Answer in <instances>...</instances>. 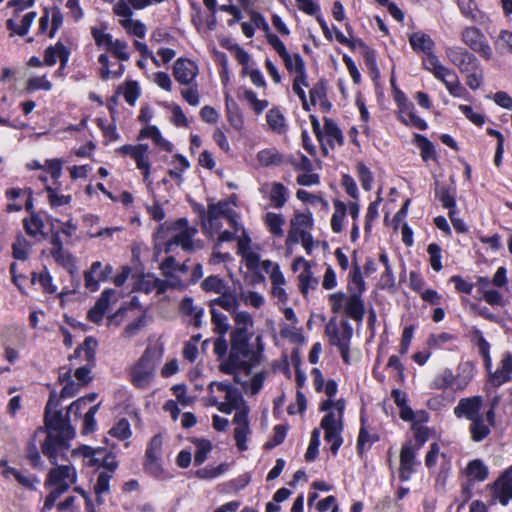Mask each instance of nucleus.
<instances>
[{
  "label": "nucleus",
  "instance_id": "f257e3e1",
  "mask_svg": "<svg viewBox=\"0 0 512 512\" xmlns=\"http://www.w3.org/2000/svg\"><path fill=\"white\" fill-rule=\"evenodd\" d=\"M59 401L55 390L51 391L45 406L44 423L47 436L41 445L42 453L55 465L57 458L70 447L69 441L75 437V429L70 425L68 415L74 413L76 416L87 405V398H79L72 402L67 410L66 417L60 410H57Z\"/></svg>",
  "mask_w": 512,
  "mask_h": 512
},
{
  "label": "nucleus",
  "instance_id": "f03ea898",
  "mask_svg": "<svg viewBox=\"0 0 512 512\" xmlns=\"http://www.w3.org/2000/svg\"><path fill=\"white\" fill-rule=\"evenodd\" d=\"M409 42L415 51H422L427 54L424 60V66L434 77L441 81L450 95L453 97H466L467 90L461 84L458 75L452 69L444 66L433 53L434 41L431 37L422 32H416L410 35Z\"/></svg>",
  "mask_w": 512,
  "mask_h": 512
},
{
  "label": "nucleus",
  "instance_id": "7ed1b4c3",
  "mask_svg": "<svg viewBox=\"0 0 512 512\" xmlns=\"http://www.w3.org/2000/svg\"><path fill=\"white\" fill-rule=\"evenodd\" d=\"M252 334H241L240 332L230 334V358L234 363H245L249 367L261 363L264 344L262 337L258 335L255 338L256 349L254 350L249 341Z\"/></svg>",
  "mask_w": 512,
  "mask_h": 512
},
{
  "label": "nucleus",
  "instance_id": "20e7f679",
  "mask_svg": "<svg viewBox=\"0 0 512 512\" xmlns=\"http://www.w3.org/2000/svg\"><path fill=\"white\" fill-rule=\"evenodd\" d=\"M457 370L456 375L449 368L442 370L432 381L431 388L463 391L474 377V365L471 362H464L458 365Z\"/></svg>",
  "mask_w": 512,
  "mask_h": 512
},
{
  "label": "nucleus",
  "instance_id": "39448f33",
  "mask_svg": "<svg viewBox=\"0 0 512 512\" xmlns=\"http://www.w3.org/2000/svg\"><path fill=\"white\" fill-rule=\"evenodd\" d=\"M159 359L154 349L146 348L139 360L131 367L129 376L137 388H146L152 381Z\"/></svg>",
  "mask_w": 512,
  "mask_h": 512
},
{
  "label": "nucleus",
  "instance_id": "423d86ee",
  "mask_svg": "<svg viewBox=\"0 0 512 512\" xmlns=\"http://www.w3.org/2000/svg\"><path fill=\"white\" fill-rule=\"evenodd\" d=\"M333 313L344 312L345 315L356 322H362L365 314L364 302L360 294L346 295L343 292L330 294L328 297Z\"/></svg>",
  "mask_w": 512,
  "mask_h": 512
},
{
  "label": "nucleus",
  "instance_id": "0eeeda50",
  "mask_svg": "<svg viewBox=\"0 0 512 512\" xmlns=\"http://www.w3.org/2000/svg\"><path fill=\"white\" fill-rule=\"evenodd\" d=\"M97 341L92 337H87L84 342L74 351V357H78L82 352L86 364L77 368L75 371V378L83 385L91 381L90 373L95 365V347Z\"/></svg>",
  "mask_w": 512,
  "mask_h": 512
},
{
  "label": "nucleus",
  "instance_id": "6e6552de",
  "mask_svg": "<svg viewBox=\"0 0 512 512\" xmlns=\"http://www.w3.org/2000/svg\"><path fill=\"white\" fill-rule=\"evenodd\" d=\"M461 41L485 60L492 58V48L479 28L475 26L465 27L461 32Z\"/></svg>",
  "mask_w": 512,
  "mask_h": 512
},
{
  "label": "nucleus",
  "instance_id": "1a4fd4ad",
  "mask_svg": "<svg viewBox=\"0 0 512 512\" xmlns=\"http://www.w3.org/2000/svg\"><path fill=\"white\" fill-rule=\"evenodd\" d=\"M445 55L449 62L456 66L462 73L479 69L480 63L477 57L463 47H446Z\"/></svg>",
  "mask_w": 512,
  "mask_h": 512
},
{
  "label": "nucleus",
  "instance_id": "9d476101",
  "mask_svg": "<svg viewBox=\"0 0 512 512\" xmlns=\"http://www.w3.org/2000/svg\"><path fill=\"white\" fill-rule=\"evenodd\" d=\"M162 444V436L157 434L151 438L145 451L144 469L154 477H159L163 473L160 463Z\"/></svg>",
  "mask_w": 512,
  "mask_h": 512
},
{
  "label": "nucleus",
  "instance_id": "9b49d317",
  "mask_svg": "<svg viewBox=\"0 0 512 512\" xmlns=\"http://www.w3.org/2000/svg\"><path fill=\"white\" fill-rule=\"evenodd\" d=\"M341 331L337 325L336 317H332L325 327V333L329 337V343L337 348H343L351 341L353 328L348 320L341 321Z\"/></svg>",
  "mask_w": 512,
  "mask_h": 512
},
{
  "label": "nucleus",
  "instance_id": "f8f14e48",
  "mask_svg": "<svg viewBox=\"0 0 512 512\" xmlns=\"http://www.w3.org/2000/svg\"><path fill=\"white\" fill-rule=\"evenodd\" d=\"M321 428L325 431V441L331 443L330 450L332 454L336 455L343 443V438L341 436L343 423L339 421V418L334 420L332 415H325L321 420Z\"/></svg>",
  "mask_w": 512,
  "mask_h": 512
},
{
  "label": "nucleus",
  "instance_id": "ddd939ff",
  "mask_svg": "<svg viewBox=\"0 0 512 512\" xmlns=\"http://www.w3.org/2000/svg\"><path fill=\"white\" fill-rule=\"evenodd\" d=\"M112 273V265L106 264L103 266L100 261L93 262L90 269L84 272L85 287L92 292L97 291L99 289V282L110 279Z\"/></svg>",
  "mask_w": 512,
  "mask_h": 512
},
{
  "label": "nucleus",
  "instance_id": "4468645a",
  "mask_svg": "<svg viewBox=\"0 0 512 512\" xmlns=\"http://www.w3.org/2000/svg\"><path fill=\"white\" fill-rule=\"evenodd\" d=\"M482 405L483 399L481 396L461 398L458 404L454 407V415L457 418L464 417L471 421L483 415L481 413Z\"/></svg>",
  "mask_w": 512,
  "mask_h": 512
},
{
  "label": "nucleus",
  "instance_id": "2eb2a0df",
  "mask_svg": "<svg viewBox=\"0 0 512 512\" xmlns=\"http://www.w3.org/2000/svg\"><path fill=\"white\" fill-rule=\"evenodd\" d=\"M76 470L69 465H60L49 471L46 484L54 485L56 488H61L67 485L68 488L71 484L76 482Z\"/></svg>",
  "mask_w": 512,
  "mask_h": 512
},
{
  "label": "nucleus",
  "instance_id": "dca6fc26",
  "mask_svg": "<svg viewBox=\"0 0 512 512\" xmlns=\"http://www.w3.org/2000/svg\"><path fill=\"white\" fill-rule=\"evenodd\" d=\"M198 75V66L195 62L179 58L173 66V76L182 85H190Z\"/></svg>",
  "mask_w": 512,
  "mask_h": 512
},
{
  "label": "nucleus",
  "instance_id": "f3484780",
  "mask_svg": "<svg viewBox=\"0 0 512 512\" xmlns=\"http://www.w3.org/2000/svg\"><path fill=\"white\" fill-rule=\"evenodd\" d=\"M418 464L416 460V450L411 444H404L400 451L399 479L401 481L410 480L414 473V467Z\"/></svg>",
  "mask_w": 512,
  "mask_h": 512
},
{
  "label": "nucleus",
  "instance_id": "a211bd4d",
  "mask_svg": "<svg viewBox=\"0 0 512 512\" xmlns=\"http://www.w3.org/2000/svg\"><path fill=\"white\" fill-rule=\"evenodd\" d=\"M70 56V51L68 48L61 42H57L54 46H49L46 48L44 52V62L53 66L57 58L60 60V69H64L67 65Z\"/></svg>",
  "mask_w": 512,
  "mask_h": 512
},
{
  "label": "nucleus",
  "instance_id": "6ab92c4d",
  "mask_svg": "<svg viewBox=\"0 0 512 512\" xmlns=\"http://www.w3.org/2000/svg\"><path fill=\"white\" fill-rule=\"evenodd\" d=\"M495 424H490L487 421L486 416L481 415L470 421L469 432L471 439L474 442H481L487 438L491 432V427Z\"/></svg>",
  "mask_w": 512,
  "mask_h": 512
},
{
  "label": "nucleus",
  "instance_id": "aec40b11",
  "mask_svg": "<svg viewBox=\"0 0 512 512\" xmlns=\"http://www.w3.org/2000/svg\"><path fill=\"white\" fill-rule=\"evenodd\" d=\"M508 475L509 474H502L492 487V496L502 505H507L512 499V485L506 480Z\"/></svg>",
  "mask_w": 512,
  "mask_h": 512
},
{
  "label": "nucleus",
  "instance_id": "412c9836",
  "mask_svg": "<svg viewBox=\"0 0 512 512\" xmlns=\"http://www.w3.org/2000/svg\"><path fill=\"white\" fill-rule=\"evenodd\" d=\"M327 137V144L334 148V142L341 146L344 143V136L336 122L331 118L324 117L323 137Z\"/></svg>",
  "mask_w": 512,
  "mask_h": 512
},
{
  "label": "nucleus",
  "instance_id": "4be33fe9",
  "mask_svg": "<svg viewBox=\"0 0 512 512\" xmlns=\"http://www.w3.org/2000/svg\"><path fill=\"white\" fill-rule=\"evenodd\" d=\"M297 75L293 80L292 90L300 98L306 97L303 87H308L305 64L302 57H297Z\"/></svg>",
  "mask_w": 512,
  "mask_h": 512
},
{
  "label": "nucleus",
  "instance_id": "5701e85b",
  "mask_svg": "<svg viewBox=\"0 0 512 512\" xmlns=\"http://www.w3.org/2000/svg\"><path fill=\"white\" fill-rule=\"evenodd\" d=\"M142 138H150L155 143V145L159 146L165 151L171 152L173 149V145L164 139L156 126H146L144 127L138 136V139Z\"/></svg>",
  "mask_w": 512,
  "mask_h": 512
},
{
  "label": "nucleus",
  "instance_id": "b1692460",
  "mask_svg": "<svg viewBox=\"0 0 512 512\" xmlns=\"http://www.w3.org/2000/svg\"><path fill=\"white\" fill-rule=\"evenodd\" d=\"M205 216L207 218H226L227 220H233V209L227 201H219L218 203L208 205Z\"/></svg>",
  "mask_w": 512,
  "mask_h": 512
},
{
  "label": "nucleus",
  "instance_id": "393cba45",
  "mask_svg": "<svg viewBox=\"0 0 512 512\" xmlns=\"http://www.w3.org/2000/svg\"><path fill=\"white\" fill-rule=\"evenodd\" d=\"M461 13L472 22H482L484 13L478 9L474 0H457Z\"/></svg>",
  "mask_w": 512,
  "mask_h": 512
},
{
  "label": "nucleus",
  "instance_id": "a878e982",
  "mask_svg": "<svg viewBox=\"0 0 512 512\" xmlns=\"http://www.w3.org/2000/svg\"><path fill=\"white\" fill-rule=\"evenodd\" d=\"M220 294L221 295L218 298L211 300L210 305H218L232 314L237 312L236 310L239 307V301L236 295L231 292H227L226 289Z\"/></svg>",
  "mask_w": 512,
  "mask_h": 512
},
{
  "label": "nucleus",
  "instance_id": "bb28decb",
  "mask_svg": "<svg viewBox=\"0 0 512 512\" xmlns=\"http://www.w3.org/2000/svg\"><path fill=\"white\" fill-rule=\"evenodd\" d=\"M235 328L231 333L240 332L241 334H252L250 329L253 327L254 321L252 316L246 311H237L233 314Z\"/></svg>",
  "mask_w": 512,
  "mask_h": 512
},
{
  "label": "nucleus",
  "instance_id": "cd10ccee",
  "mask_svg": "<svg viewBox=\"0 0 512 512\" xmlns=\"http://www.w3.org/2000/svg\"><path fill=\"white\" fill-rule=\"evenodd\" d=\"M466 474L470 480L482 482L488 477V468L480 459L470 461L466 467Z\"/></svg>",
  "mask_w": 512,
  "mask_h": 512
},
{
  "label": "nucleus",
  "instance_id": "c85d7f7f",
  "mask_svg": "<svg viewBox=\"0 0 512 512\" xmlns=\"http://www.w3.org/2000/svg\"><path fill=\"white\" fill-rule=\"evenodd\" d=\"M435 195L444 208L449 209V211L455 209V188L440 186L439 183L436 182Z\"/></svg>",
  "mask_w": 512,
  "mask_h": 512
},
{
  "label": "nucleus",
  "instance_id": "c756f323",
  "mask_svg": "<svg viewBox=\"0 0 512 512\" xmlns=\"http://www.w3.org/2000/svg\"><path fill=\"white\" fill-rule=\"evenodd\" d=\"M113 474L110 472H99L97 476L96 484L94 485V492L96 494V501L98 504H103V494H107L110 491V480Z\"/></svg>",
  "mask_w": 512,
  "mask_h": 512
},
{
  "label": "nucleus",
  "instance_id": "7c9ffc66",
  "mask_svg": "<svg viewBox=\"0 0 512 512\" xmlns=\"http://www.w3.org/2000/svg\"><path fill=\"white\" fill-rule=\"evenodd\" d=\"M333 205L335 212L331 218V228L333 232L340 233L343 229V220L346 216L347 206L340 200H334Z\"/></svg>",
  "mask_w": 512,
  "mask_h": 512
},
{
  "label": "nucleus",
  "instance_id": "2f4dec72",
  "mask_svg": "<svg viewBox=\"0 0 512 512\" xmlns=\"http://www.w3.org/2000/svg\"><path fill=\"white\" fill-rule=\"evenodd\" d=\"M225 106L230 124L235 129H241L243 125L242 116L239 113L236 102L229 96V94H226L225 96Z\"/></svg>",
  "mask_w": 512,
  "mask_h": 512
},
{
  "label": "nucleus",
  "instance_id": "473e14b6",
  "mask_svg": "<svg viewBox=\"0 0 512 512\" xmlns=\"http://www.w3.org/2000/svg\"><path fill=\"white\" fill-rule=\"evenodd\" d=\"M257 159L263 166L280 165L283 162L282 154H280L275 148L259 151Z\"/></svg>",
  "mask_w": 512,
  "mask_h": 512
},
{
  "label": "nucleus",
  "instance_id": "72a5a7b5",
  "mask_svg": "<svg viewBox=\"0 0 512 512\" xmlns=\"http://www.w3.org/2000/svg\"><path fill=\"white\" fill-rule=\"evenodd\" d=\"M195 233V229L187 228L184 231H181L177 233L175 236H173V238L169 242V246L173 244L180 245L182 249L186 251H191L193 249L192 237L194 236Z\"/></svg>",
  "mask_w": 512,
  "mask_h": 512
},
{
  "label": "nucleus",
  "instance_id": "f704fd0d",
  "mask_svg": "<svg viewBox=\"0 0 512 512\" xmlns=\"http://www.w3.org/2000/svg\"><path fill=\"white\" fill-rule=\"evenodd\" d=\"M269 199L275 208H282L287 201V189L279 182L272 183Z\"/></svg>",
  "mask_w": 512,
  "mask_h": 512
},
{
  "label": "nucleus",
  "instance_id": "c9c22d12",
  "mask_svg": "<svg viewBox=\"0 0 512 512\" xmlns=\"http://www.w3.org/2000/svg\"><path fill=\"white\" fill-rule=\"evenodd\" d=\"M415 144L421 150V157L424 161H428L430 159L436 158L435 147L425 136L421 134H415L414 136Z\"/></svg>",
  "mask_w": 512,
  "mask_h": 512
},
{
  "label": "nucleus",
  "instance_id": "e433bc0d",
  "mask_svg": "<svg viewBox=\"0 0 512 512\" xmlns=\"http://www.w3.org/2000/svg\"><path fill=\"white\" fill-rule=\"evenodd\" d=\"M196 447L194 454V464L201 465L207 459L208 453L211 451L212 445L209 440L195 438L192 440Z\"/></svg>",
  "mask_w": 512,
  "mask_h": 512
},
{
  "label": "nucleus",
  "instance_id": "4c0bfd02",
  "mask_svg": "<svg viewBox=\"0 0 512 512\" xmlns=\"http://www.w3.org/2000/svg\"><path fill=\"white\" fill-rule=\"evenodd\" d=\"M285 223V220L281 214H276L273 212H268L265 215V224L268 227L269 231L278 237L283 236L282 226Z\"/></svg>",
  "mask_w": 512,
  "mask_h": 512
},
{
  "label": "nucleus",
  "instance_id": "58836bf2",
  "mask_svg": "<svg viewBox=\"0 0 512 512\" xmlns=\"http://www.w3.org/2000/svg\"><path fill=\"white\" fill-rule=\"evenodd\" d=\"M266 120L274 132L280 134L285 131V118L279 110H269L266 114Z\"/></svg>",
  "mask_w": 512,
  "mask_h": 512
},
{
  "label": "nucleus",
  "instance_id": "ea45409f",
  "mask_svg": "<svg viewBox=\"0 0 512 512\" xmlns=\"http://www.w3.org/2000/svg\"><path fill=\"white\" fill-rule=\"evenodd\" d=\"M211 321L214 324V332L218 334V336H225L230 327L228 317L212 308Z\"/></svg>",
  "mask_w": 512,
  "mask_h": 512
},
{
  "label": "nucleus",
  "instance_id": "a19ab883",
  "mask_svg": "<svg viewBox=\"0 0 512 512\" xmlns=\"http://www.w3.org/2000/svg\"><path fill=\"white\" fill-rule=\"evenodd\" d=\"M202 221V231L205 235L213 237L215 233L219 232L222 228L220 218H207L205 216V210L203 209L200 213Z\"/></svg>",
  "mask_w": 512,
  "mask_h": 512
},
{
  "label": "nucleus",
  "instance_id": "79ce46f5",
  "mask_svg": "<svg viewBox=\"0 0 512 512\" xmlns=\"http://www.w3.org/2000/svg\"><path fill=\"white\" fill-rule=\"evenodd\" d=\"M50 253L57 264L72 272L74 268V258L69 251L63 248L60 250H51Z\"/></svg>",
  "mask_w": 512,
  "mask_h": 512
},
{
  "label": "nucleus",
  "instance_id": "37998d69",
  "mask_svg": "<svg viewBox=\"0 0 512 512\" xmlns=\"http://www.w3.org/2000/svg\"><path fill=\"white\" fill-rule=\"evenodd\" d=\"M109 434L120 440H126L131 436L130 423L127 419H120L110 430Z\"/></svg>",
  "mask_w": 512,
  "mask_h": 512
},
{
  "label": "nucleus",
  "instance_id": "c03bdc74",
  "mask_svg": "<svg viewBox=\"0 0 512 512\" xmlns=\"http://www.w3.org/2000/svg\"><path fill=\"white\" fill-rule=\"evenodd\" d=\"M201 288L205 292H215V293H222L226 286L223 282V280L216 275L208 276L202 283Z\"/></svg>",
  "mask_w": 512,
  "mask_h": 512
},
{
  "label": "nucleus",
  "instance_id": "a18cd8bd",
  "mask_svg": "<svg viewBox=\"0 0 512 512\" xmlns=\"http://www.w3.org/2000/svg\"><path fill=\"white\" fill-rule=\"evenodd\" d=\"M298 279L300 291L304 296L308 293L309 288L315 289L318 284V280L312 276L308 268L299 274Z\"/></svg>",
  "mask_w": 512,
  "mask_h": 512
},
{
  "label": "nucleus",
  "instance_id": "49530a36",
  "mask_svg": "<svg viewBox=\"0 0 512 512\" xmlns=\"http://www.w3.org/2000/svg\"><path fill=\"white\" fill-rule=\"evenodd\" d=\"M320 445V430L315 428L311 433L310 443L305 453V460L312 462L318 455V448Z\"/></svg>",
  "mask_w": 512,
  "mask_h": 512
},
{
  "label": "nucleus",
  "instance_id": "de8ad7c7",
  "mask_svg": "<svg viewBox=\"0 0 512 512\" xmlns=\"http://www.w3.org/2000/svg\"><path fill=\"white\" fill-rule=\"evenodd\" d=\"M45 190L48 193L49 204L53 208L68 205L72 200L70 195H59L56 189H53L50 186H46Z\"/></svg>",
  "mask_w": 512,
  "mask_h": 512
},
{
  "label": "nucleus",
  "instance_id": "09e8293b",
  "mask_svg": "<svg viewBox=\"0 0 512 512\" xmlns=\"http://www.w3.org/2000/svg\"><path fill=\"white\" fill-rule=\"evenodd\" d=\"M100 404L93 405L89 408V410L85 413L83 419V430L84 434H89L93 432L96 428V420L95 415L99 409Z\"/></svg>",
  "mask_w": 512,
  "mask_h": 512
},
{
  "label": "nucleus",
  "instance_id": "8fccbe9b",
  "mask_svg": "<svg viewBox=\"0 0 512 512\" xmlns=\"http://www.w3.org/2000/svg\"><path fill=\"white\" fill-rule=\"evenodd\" d=\"M42 431V428H39L37 431H35L33 438L27 443L26 446V457L34 467H37L40 463V454L35 444V437L38 432Z\"/></svg>",
  "mask_w": 512,
  "mask_h": 512
},
{
  "label": "nucleus",
  "instance_id": "3c124183",
  "mask_svg": "<svg viewBox=\"0 0 512 512\" xmlns=\"http://www.w3.org/2000/svg\"><path fill=\"white\" fill-rule=\"evenodd\" d=\"M327 95V86L324 79H320L309 91L310 102L316 105L317 101L323 100Z\"/></svg>",
  "mask_w": 512,
  "mask_h": 512
},
{
  "label": "nucleus",
  "instance_id": "603ef678",
  "mask_svg": "<svg viewBox=\"0 0 512 512\" xmlns=\"http://www.w3.org/2000/svg\"><path fill=\"white\" fill-rule=\"evenodd\" d=\"M357 172L362 188L365 191H370L372 189L373 176L369 168L363 163H358Z\"/></svg>",
  "mask_w": 512,
  "mask_h": 512
},
{
  "label": "nucleus",
  "instance_id": "864d4df0",
  "mask_svg": "<svg viewBox=\"0 0 512 512\" xmlns=\"http://www.w3.org/2000/svg\"><path fill=\"white\" fill-rule=\"evenodd\" d=\"M495 46L501 53H512V32L502 30L495 42Z\"/></svg>",
  "mask_w": 512,
  "mask_h": 512
},
{
  "label": "nucleus",
  "instance_id": "5fc2aeb1",
  "mask_svg": "<svg viewBox=\"0 0 512 512\" xmlns=\"http://www.w3.org/2000/svg\"><path fill=\"white\" fill-rule=\"evenodd\" d=\"M127 47V42L116 39L112 42V45L107 48V50L110 51L119 60L127 61L129 60V54L126 52Z\"/></svg>",
  "mask_w": 512,
  "mask_h": 512
},
{
  "label": "nucleus",
  "instance_id": "6e6d98bb",
  "mask_svg": "<svg viewBox=\"0 0 512 512\" xmlns=\"http://www.w3.org/2000/svg\"><path fill=\"white\" fill-rule=\"evenodd\" d=\"M427 252L430 255L431 267L437 272L440 271L442 269L440 246L436 243H431L428 245Z\"/></svg>",
  "mask_w": 512,
  "mask_h": 512
},
{
  "label": "nucleus",
  "instance_id": "4d7b16f0",
  "mask_svg": "<svg viewBox=\"0 0 512 512\" xmlns=\"http://www.w3.org/2000/svg\"><path fill=\"white\" fill-rule=\"evenodd\" d=\"M226 470L225 464H220L213 468H201L196 471V476L200 479H213L220 476Z\"/></svg>",
  "mask_w": 512,
  "mask_h": 512
},
{
  "label": "nucleus",
  "instance_id": "13d9d810",
  "mask_svg": "<svg viewBox=\"0 0 512 512\" xmlns=\"http://www.w3.org/2000/svg\"><path fill=\"white\" fill-rule=\"evenodd\" d=\"M44 227L42 219L37 215H32L30 220H24V228L30 236H35L41 232Z\"/></svg>",
  "mask_w": 512,
  "mask_h": 512
},
{
  "label": "nucleus",
  "instance_id": "bf43d9fd",
  "mask_svg": "<svg viewBox=\"0 0 512 512\" xmlns=\"http://www.w3.org/2000/svg\"><path fill=\"white\" fill-rule=\"evenodd\" d=\"M68 490L67 485H63L61 488H55L52 490L46 497L44 501V505L42 507V512H48L54 506L56 500L66 491Z\"/></svg>",
  "mask_w": 512,
  "mask_h": 512
},
{
  "label": "nucleus",
  "instance_id": "052dcab7",
  "mask_svg": "<svg viewBox=\"0 0 512 512\" xmlns=\"http://www.w3.org/2000/svg\"><path fill=\"white\" fill-rule=\"evenodd\" d=\"M27 89L50 91L52 84L45 76L32 77L27 82Z\"/></svg>",
  "mask_w": 512,
  "mask_h": 512
},
{
  "label": "nucleus",
  "instance_id": "680f3d73",
  "mask_svg": "<svg viewBox=\"0 0 512 512\" xmlns=\"http://www.w3.org/2000/svg\"><path fill=\"white\" fill-rule=\"evenodd\" d=\"M249 432H250L249 425L236 427L234 430V439L236 441V446L241 451H244L247 449L246 440H247V435L249 434Z\"/></svg>",
  "mask_w": 512,
  "mask_h": 512
},
{
  "label": "nucleus",
  "instance_id": "e2e57ef3",
  "mask_svg": "<svg viewBox=\"0 0 512 512\" xmlns=\"http://www.w3.org/2000/svg\"><path fill=\"white\" fill-rule=\"evenodd\" d=\"M146 325L145 315L140 316L135 321L126 325L123 331V336L130 338L136 335Z\"/></svg>",
  "mask_w": 512,
  "mask_h": 512
},
{
  "label": "nucleus",
  "instance_id": "0e129e2a",
  "mask_svg": "<svg viewBox=\"0 0 512 512\" xmlns=\"http://www.w3.org/2000/svg\"><path fill=\"white\" fill-rule=\"evenodd\" d=\"M459 109L473 124L482 126L485 123V116L481 113L474 112L471 106L460 105Z\"/></svg>",
  "mask_w": 512,
  "mask_h": 512
},
{
  "label": "nucleus",
  "instance_id": "69168bd1",
  "mask_svg": "<svg viewBox=\"0 0 512 512\" xmlns=\"http://www.w3.org/2000/svg\"><path fill=\"white\" fill-rule=\"evenodd\" d=\"M36 16L37 13L35 11L25 14L22 18L21 24L17 27V29H15V33L19 36H25L32 26Z\"/></svg>",
  "mask_w": 512,
  "mask_h": 512
},
{
  "label": "nucleus",
  "instance_id": "338daca9",
  "mask_svg": "<svg viewBox=\"0 0 512 512\" xmlns=\"http://www.w3.org/2000/svg\"><path fill=\"white\" fill-rule=\"evenodd\" d=\"M122 25L131 31L133 35L138 38H144L146 33V26L139 20H127L122 22Z\"/></svg>",
  "mask_w": 512,
  "mask_h": 512
},
{
  "label": "nucleus",
  "instance_id": "774afa93",
  "mask_svg": "<svg viewBox=\"0 0 512 512\" xmlns=\"http://www.w3.org/2000/svg\"><path fill=\"white\" fill-rule=\"evenodd\" d=\"M91 35L97 46H105L106 49L112 45V36L108 33H104L102 30L93 27L91 29Z\"/></svg>",
  "mask_w": 512,
  "mask_h": 512
}]
</instances>
